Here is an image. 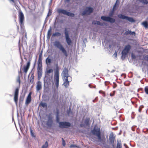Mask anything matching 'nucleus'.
I'll list each match as a JSON object with an SVG mask.
<instances>
[{
  "mask_svg": "<svg viewBox=\"0 0 148 148\" xmlns=\"http://www.w3.org/2000/svg\"><path fill=\"white\" fill-rule=\"evenodd\" d=\"M101 20L104 21L109 22L111 23H114L115 22V19L108 16H102L101 17Z\"/></svg>",
  "mask_w": 148,
  "mask_h": 148,
  "instance_id": "obj_10",
  "label": "nucleus"
},
{
  "mask_svg": "<svg viewBox=\"0 0 148 148\" xmlns=\"http://www.w3.org/2000/svg\"><path fill=\"white\" fill-rule=\"evenodd\" d=\"M17 81L19 82V84H20V82H21V81H20V77H19V75L18 77V79H17Z\"/></svg>",
  "mask_w": 148,
  "mask_h": 148,
  "instance_id": "obj_52",
  "label": "nucleus"
},
{
  "mask_svg": "<svg viewBox=\"0 0 148 148\" xmlns=\"http://www.w3.org/2000/svg\"><path fill=\"white\" fill-rule=\"evenodd\" d=\"M53 45L61 51L66 57L68 56V55L66 50L59 41L56 40L54 43Z\"/></svg>",
  "mask_w": 148,
  "mask_h": 148,
  "instance_id": "obj_3",
  "label": "nucleus"
},
{
  "mask_svg": "<svg viewBox=\"0 0 148 148\" xmlns=\"http://www.w3.org/2000/svg\"><path fill=\"white\" fill-rule=\"evenodd\" d=\"M118 16L120 18L126 20L131 22H134L135 21L132 18L125 16L122 14H118Z\"/></svg>",
  "mask_w": 148,
  "mask_h": 148,
  "instance_id": "obj_9",
  "label": "nucleus"
},
{
  "mask_svg": "<svg viewBox=\"0 0 148 148\" xmlns=\"http://www.w3.org/2000/svg\"><path fill=\"white\" fill-rule=\"evenodd\" d=\"M47 120L46 124L48 127H51L52 126L53 123V117L51 114H49L47 116Z\"/></svg>",
  "mask_w": 148,
  "mask_h": 148,
  "instance_id": "obj_11",
  "label": "nucleus"
},
{
  "mask_svg": "<svg viewBox=\"0 0 148 148\" xmlns=\"http://www.w3.org/2000/svg\"><path fill=\"white\" fill-rule=\"evenodd\" d=\"M90 119L89 118H86L84 121V124L86 126H88L90 125L89 121Z\"/></svg>",
  "mask_w": 148,
  "mask_h": 148,
  "instance_id": "obj_22",
  "label": "nucleus"
},
{
  "mask_svg": "<svg viewBox=\"0 0 148 148\" xmlns=\"http://www.w3.org/2000/svg\"><path fill=\"white\" fill-rule=\"evenodd\" d=\"M119 1L118 2V3H117L116 2V3H115V4L113 6V7L112 8V9L114 10H116V7L117 6V5H118L119 3Z\"/></svg>",
  "mask_w": 148,
  "mask_h": 148,
  "instance_id": "obj_37",
  "label": "nucleus"
},
{
  "mask_svg": "<svg viewBox=\"0 0 148 148\" xmlns=\"http://www.w3.org/2000/svg\"><path fill=\"white\" fill-rule=\"evenodd\" d=\"M113 84L114 85L113 86V88H114L117 86V85L115 82H113Z\"/></svg>",
  "mask_w": 148,
  "mask_h": 148,
  "instance_id": "obj_56",
  "label": "nucleus"
},
{
  "mask_svg": "<svg viewBox=\"0 0 148 148\" xmlns=\"http://www.w3.org/2000/svg\"><path fill=\"white\" fill-rule=\"evenodd\" d=\"M139 1L141 3L144 4H148V1L147 0H139Z\"/></svg>",
  "mask_w": 148,
  "mask_h": 148,
  "instance_id": "obj_29",
  "label": "nucleus"
},
{
  "mask_svg": "<svg viewBox=\"0 0 148 148\" xmlns=\"http://www.w3.org/2000/svg\"><path fill=\"white\" fill-rule=\"evenodd\" d=\"M142 24L145 28H148V23L147 21H145L143 22L142 23Z\"/></svg>",
  "mask_w": 148,
  "mask_h": 148,
  "instance_id": "obj_28",
  "label": "nucleus"
},
{
  "mask_svg": "<svg viewBox=\"0 0 148 148\" xmlns=\"http://www.w3.org/2000/svg\"><path fill=\"white\" fill-rule=\"evenodd\" d=\"M57 11L60 14L61 13L69 16L74 17L75 16L74 13L68 12L66 10L64 9H58L57 10Z\"/></svg>",
  "mask_w": 148,
  "mask_h": 148,
  "instance_id": "obj_7",
  "label": "nucleus"
},
{
  "mask_svg": "<svg viewBox=\"0 0 148 148\" xmlns=\"http://www.w3.org/2000/svg\"><path fill=\"white\" fill-rule=\"evenodd\" d=\"M126 57V55H123V56L122 54V56H121V59L122 60H124Z\"/></svg>",
  "mask_w": 148,
  "mask_h": 148,
  "instance_id": "obj_46",
  "label": "nucleus"
},
{
  "mask_svg": "<svg viewBox=\"0 0 148 148\" xmlns=\"http://www.w3.org/2000/svg\"><path fill=\"white\" fill-rule=\"evenodd\" d=\"M59 114V110L58 109H57L56 113V122L59 124V127L62 129L69 128L71 126V123L66 121L60 122Z\"/></svg>",
  "mask_w": 148,
  "mask_h": 148,
  "instance_id": "obj_1",
  "label": "nucleus"
},
{
  "mask_svg": "<svg viewBox=\"0 0 148 148\" xmlns=\"http://www.w3.org/2000/svg\"><path fill=\"white\" fill-rule=\"evenodd\" d=\"M42 88V86L41 82L38 81L37 83V85L36 87V90L37 91L40 90Z\"/></svg>",
  "mask_w": 148,
  "mask_h": 148,
  "instance_id": "obj_18",
  "label": "nucleus"
},
{
  "mask_svg": "<svg viewBox=\"0 0 148 148\" xmlns=\"http://www.w3.org/2000/svg\"><path fill=\"white\" fill-rule=\"evenodd\" d=\"M91 132L94 135H96L98 139L100 142H102L103 141V140L101 137L100 129L97 128L95 127H94L93 130H91Z\"/></svg>",
  "mask_w": 148,
  "mask_h": 148,
  "instance_id": "obj_4",
  "label": "nucleus"
},
{
  "mask_svg": "<svg viewBox=\"0 0 148 148\" xmlns=\"http://www.w3.org/2000/svg\"><path fill=\"white\" fill-rule=\"evenodd\" d=\"M39 106L42 107L43 108H47V103L41 102L39 104Z\"/></svg>",
  "mask_w": 148,
  "mask_h": 148,
  "instance_id": "obj_23",
  "label": "nucleus"
},
{
  "mask_svg": "<svg viewBox=\"0 0 148 148\" xmlns=\"http://www.w3.org/2000/svg\"><path fill=\"white\" fill-rule=\"evenodd\" d=\"M131 49V47L130 45H128L125 46L124 49L128 53Z\"/></svg>",
  "mask_w": 148,
  "mask_h": 148,
  "instance_id": "obj_21",
  "label": "nucleus"
},
{
  "mask_svg": "<svg viewBox=\"0 0 148 148\" xmlns=\"http://www.w3.org/2000/svg\"><path fill=\"white\" fill-rule=\"evenodd\" d=\"M51 26H50L49 29L48 30L47 36V39L48 40H49L50 39L51 36Z\"/></svg>",
  "mask_w": 148,
  "mask_h": 148,
  "instance_id": "obj_19",
  "label": "nucleus"
},
{
  "mask_svg": "<svg viewBox=\"0 0 148 148\" xmlns=\"http://www.w3.org/2000/svg\"><path fill=\"white\" fill-rule=\"evenodd\" d=\"M48 146V143L46 141L45 144L42 146V148H47Z\"/></svg>",
  "mask_w": 148,
  "mask_h": 148,
  "instance_id": "obj_33",
  "label": "nucleus"
},
{
  "mask_svg": "<svg viewBox=\"0 0 148 148\" xmlns=\"http://www.w3.org/2000/svg\"><path fill=\"white\" fill-rule=\"evenodd\" d=\"M42 58H39L37 62V66H42Z\"/></svg>",
  "mask_w": 148,
  "mask_h": 148,
  "instance_id": "obj_25",
  "label": "nucleus"
},
{
  "mask_svg": "<svg viewBox=\"0 0 148 148\" xmlns=\"http://www.w3.org/2000/svg\"><path fill=\"white\" fill-rule=\"evenodd\" d=\"M34 80L30 78L29 79V82L32 84L34 82Z\"/></svg>",
  "mask_w": 148,
  "mask_h": 148,
  "instance_id": "obj_53",
  "label": "nucleus"
},
{
  "mask_svg": "<svg viewBox=\"0 0 148 148\" xmlns=\"http://www.w3.org/2000/svg\"><path fill=\"white\" fill-rule=\"evenodd\" d=\"M62 144L63 146H65L66 145V143L65 140H64L63 138H62Z\"/></svg>",
  "mask_w": 148,
  "mask_h": 148,
  "instance_id": "obj_42",
  "label": "nucleus"
},
{
  "mask_svg": "<svg viewBox=\"0 0 148 148\" xmlns=\"http://www.w3.org/2000/svg\"><path fill=\"white\" fill-rule=\"evenodd\" d=\"M87 42V39L86 38H85L84 39L83 42V43L86 44V42Z\"/></svg>",
  "mask_w": 148,
  "mask_h": 148,
  "instance_id": "obj_51",
  "label": "nucleus"
},
{
  "mask_svg": "<svg viewBox=\"0 0 148 148\" xmlns=\"http://www.w3.org/2000/svg\"><path fill=\"white\" fill-rule=\"evenodd\" d=\"M21 60H22V61L20 63V64H21V66H22V65H23V63H22V61H23V59L22 58L21 59Z\"/></svg>",
  "mask_w": 148,
  "mask_h": 148,
  "instance_id": "obj_64",
  "label": "nucleus"
},
{
  "mask_svg": "<svg viewBox=\"0 0 148 148\" xmlns=\"http://www.w3.org/2000/svg\"><path fill=\"white\" fill-rule=\"evenodd\" d=\"M58 92L55 89L53 91V96L56 97L57 95H58Z\"/></svg>",
  "mask_w": 148,
  "mask_h": 148,
  "instance_id": "obj_35",
  "label": "nucleus"
},
{
  "mask_svg": "<svg viewBox=\"0 0 148 148\" xmlns=\"http://www.w3.org/2000/svg\"><path fill=\"white\" fill-rule=\"evenodd\" d=\"M30 60L29 61L27 64L26 66H24L23 67V71L25 73L27 72L30 66Z\"/></svg>",
  "mask_w": 148,
  "mask_h": 148,
  "instance_id": "obj_15",
  "label": "nucleus"
},
{
  "mask_svg": "<svg viewBox=\"0 0 148 148\" xmlns=\"http://www.w3.org/2000/svg\"><path fill=\"white\" fill-rule=\"evenodd\" d=\"M113 55L115 57H116L117 56V52L115 51V53H114Z\"/></svg>",
  "mask_w": 148,
  "mask_h": 148,
  "instance_id": "obj_58",
  "label": "nucleus"
},
{
  "mask_svg": "<svg viewBox=\"0 0 148 148\" xmlns=\"http://www.w3.org/2000/svg\"><path fill=\"white\" fill-rule=\"evenodd\" d=\"M144 60H148V56H146L144 57Z\"/></svg>",
  "mask_w": 148,
  "mask_h": 148,
  "instance_id": "obj_49",
  "label": "nucleus"
},
{
  "mask_svg": "<svg viewBox=\"0 0 148 148\" xmlns=\"http://www.w3.org/2000/svg\"><path fill=\"white\" fill-rule=\"evenodd\" d=\"M85 125L84 124H80V126L81 127H83Z\"/></svg>",
  "mask_w": 148,
  "mask_h": 148,
  "instance_id": "obj_61",
  "label": "nucleus"
},
{
  "mask_svg": "<svg viewBox=\"0 0 148 148\" xmlns=\"http://www.w3.org/2000/svg\"><path fill=\"white\" fill-rule=\"evenodd\" d=\"M131 57L132 59H135L136 58V56L133 53L131 54Z\"/></svg>",
  "mask_w": 148,
  "mask_h": 148,
  "instance_id": "obj_47",
  "label": "nucleus"
},
{
  "mask_svg": "<svg viewBox=\"0 0 148 148\" xmlns=\"http://www.w3.org/2000/svg\"><path fill=\"white\" fill-rule=\"evenodd\" d=\"M53 70L52 69H50L48 70H47L46 71V72L47 73H50L53 72Z\"/></svg>",
  "mask_w": 148,
  "mask_h": 148,
  "instance_id": "obj_39",
  "label": "nucleus"
},
{
  "mask_svg": "<svg viewBox=\"0 0 148 148\" xmlns=\"http://www.w3.org/2000/svg\"><path fill=\"white\" fill-rule=\"evenodd\" d=\"M31 94L32 92H30L28 95L25 102L26 104H28L31 102L32 100Z\"/></svg>",
  "mask_w": 148,
  "mask_h": 148,
  "instance_id": "obj_16",
  "label": "nucleus"
},
{
  "mask_svg": "<svg viewBox=\"0 0 148 148\" xmlns=\"http://www.w3.org/2000/svg\"><path fill=\"white\" fill-rule=\"evenodd\" d=\"M23 100V98L22 97H20L19 100V103L20 104L22 103Z\"/></svg>",
  "mask_w": 148,
  "mask_h": 148,
  "instance_id": "obj_40",
  "label": "nucleus"
},
{
  "mask_svg": "<svg viewBox=\"0 0 148 148\" xmlns=\"http://www.w3.org/2000/svg\"><path fill=\"white\" fill-rule=\"evenodd\" d=\"M77 147L76 145L73 144L71 145L70 146V148H74Z\"/></svg>",
  "mask_w": 148,
  "mask_h": 148,
  "instance_id": "obj_44",
  "label": "nucleus"
},
{
  "mask_svg": "<svg viewBox=\"0 0 148 148\" xmlns=\"http://www.w3.org/2000/svg\"><path fill=\"white\" fill-rule=\"evenodd\" d=\"M19 93V89L17 88L15 90L14 93V100L15 103L16 105L17 106V101H18V97Z\"/></svg>",
  "mask_w": 148,
  "mask_h": 148,
  "instance_id": "obj_13",
  "label": "nucleus"
},
{
  "mask_svg": "<svg viewBox=\"0 0 148 148\" xmlns=\"http://www.w3.org/2000/svg\"><path fill=\"white\" fill-rule=\"evenodd\" d=\"M34 72L32 73L31 76L30 77V78L32 79H33L34 80Z\"/></svg>",
  "mask_w": 148,
  "mask_h": 148,
  "instance_id": "obj_48",
  "label": "nucleus"
},
{
  "mask_svg": "<svg viewBox=\"0 0 148 148\" xmlns=\"http://www.w3.org/2000/svg\"><path fill=\"white\" fill-rule=\"evenodd\" d=\"M36 60H35V62L34 63V64L33 65V68L32 69V70L31 71V72H32L34 68L35 67V65H36Z\"/></svg>",
  "mask_w": 148,
  "mask_h": 148,
  "instance_id": "obj_50",
  "label": "nucleus"
},
{
  "mask_svg": "<svg viewBox=\"0 0 148 148\" xmlns=\"http://www.w3.org/2000/svg\"><path fill=\"white\" fill-rule=\"evenodd\" d=\"M46 20H45V22H44V25H43V27L42 28H43L44 27V26L45 25V24H46Z\"/></svg>",
  "mask_w": 148,
  "mask_h": 148,
  "instance_id": "obj_62",
  "label": "nucleus"
},
{
  "mask_svg": "<svg viewBox=\"0 0 148 148\" xmlns=\"http://www.w3.org/2000/svg\"><path fill=\"white\" fill-rule=\"evenodd\" d=\"M42 72L37 71V74L38 75V79L39 80L42 76Z\"/></svg>",
  "mask_w": 148,
  "mask_h": 148,
  "instance_id": "obj_30",
  "label": "nucleus"
},
{
  "mask_svg": "<svg viewBox=\"0 0 148 148\" xmlns=\"http://www.w3.org/2000/svg\"><path fill=\"white\" fill-rule=\"evenodd\" d=\"M61 35V34L60 33L58 32H56L54 33H53L52 35V37H55L56 36H59Z\"/></svg>",
  "mask_w": 148,
  "mask_h": 148,
  "instance_id": "obj_27",
  "label": "nucleus"
},
{
  "mask_svg": "<svg viewBox=\"0 0 148 148\" xmlns=\"http://www.w3.org/2000/svg\"><path fill=\"white\" fill-rule=\"evenodd\" d=\"M30 134L31 136L33 138H36L35 134H34L33 131L32 130L31 127H30Z\"/></svg>",
  "mask_w": 148,
  "mask_h": 148,
  "instance_id": "obj_24",
  "label": "nucleus"
},
{
  "mask_svg": "<svg viewBox=\"0 0 148 148\" xmlns=\"http://www.w3.org/2000/svg\"><path fill=\"white\" fill-rule=\"evenodd\" d=\"M115 11V10H113L112 9V10L111 11V12H109V16H110V17H112L114 14V11Z\"/></svg>",
  "mask_w": 148,
  "mask_h": 148,
  "instance_id": "obj_31",
  "label": "nucleus"
},
{
  "mask_svg": "<svg viewBox=\"0 0 148 148\" xmlns=\"http://www.w3.org/2000/svg\"><path fill=\"white\" fill-rule=\"evenodd\" d=\"M39 58H42V51L39 55Z\"/></svg>",
  "mask_w": 148,
  "mask_h": 148,
  "instance_id": "obj_54",
  "label": "nucleus"
},
{
  "mask_svg": "<svg viewBox=\"0 0 148 148\" xmlns=\"http://www.w3.org/2000/svg\"><path fill=\"white\" fill-rule=\"evenodd\" d=\"M144 106L143 105H141L139 107L138 109V111L139 112H141V109L143 108Z\"/></svg>",
  "mask_w": 148,
  "mask_h": 148,
  "instance_id": "obj_41",
  "label": "nucleus"
},
{
  "mask_svg": "<svg viewBox=\"0 0 148 148\" xmlns=\"http://www.w3.org/2000/svg\"><path fill=\"white\" fill-rule=\"evenodd\" d=\"M96 24L98 25H99L101 26H102L103 25V23H101L99 21H96Z\"/></svg>",
  "mask_w": 148,
  "mask_h": 148,
  "instance_id": "obj_36",
  "label": "nucleus"
},
{
  "mask_svg": "<svg viewBox=\"0 0 148 148\" xmlns=\"http://www.w3.org/2000/svg\"><path fill=\"white\" fill-rule=\"evenodd\" d=\"M68 72V69L66 67H64L62 73V76L64 82L63 85L66 88L68 87L69 84V81H68V77H71L69 76Z\"/></svg>",
  "mask_w": 148,
  "mask_h": 148,
  "instance_id": "obj_2",
  "label": "nucleus"
},
{
  "mask_svg": "<svg viewBox=\"0 0 148 148\" xmlns=\"http://www.w3.org/2000/svg\"><path fill=\"white\" fill-rule=\"evenodd\" d=\"M55 85L56 88H58L59 85V71L58 64H56V69L54 73Z\"/></svg>",
  "mask_w": 148,
  "mask_h": 148,
  "instance_id": "obj_5",
  "label": "nucleus"
},
{
  "mask_svg": "<svg viewBox=\"0 0 148 148\" xmlns=\"http://www.w3.org/2000/svg\"><path fill=\"white\" fill-rule=\"evenodd\" d=\"M128 53L126 50L123 49L122 51L121 54H122L123 56V55L126 56Z\"/></svg>",
  "mask_w": 148,
  "mask_h": 148,
  "instance_id": "obj_34",
  "label": "nucleus"
},
{
  "mask_svg": "<svg viewBox=\"0 0 148 148\" xmlns=\"http://www.w3.org/2000/svg\"><path fill=\"white\" fill-rule=\"evenodd\" d=\"M37 71L42 72V66H37Z\"/></svg>",
  "mask_w": 148,
  "mask_h": 148,
  "instance_id": "obj_32",
  "label": "nucleus"
},
{
  "mask_svg": "<svg viewBox=\"0 0 148 148\" xmlns=\"http://www.w3.org/2000/svg\"><path fill=\"white\" fill-rule=\"evenodd\" d=\"M116 148H122V145L121 143H119L118 142Z\"/></svg>",
  "mask_w": 148,
  "mask_h": 148,
  "instance_id": "obj_38",
  "label": "nucleus"
},
{
  "mask_svg": "<svg viewBox=\"0 0 148 148\" xmlns=\"http://www.w3.org/2000/svg\"><path fill=\"white\" fill-rule=\"evenodd\" d=\"M51 13H52V11L51 10H49V12H48V14L47 15V17L50 16L51 15Z\"/></svg>",
  "mask_w": 148,
  "mask_h": 148,
  "instance_id": "obj_43",
  "label": "nucleus"
},
{
  "mask_svg": "<svg viewBox=\"0 0 148 148\" xmlns=\"http://www.w3.org/2000/svg\"><path fill=\"white\" fill-rule=\"evenodd\" d=\"M45 78L44 80V84L46 83L48 85L51 84V79L50 77H45Z\"/></svg>",
  "mask_w": 148,
  "mask_h": 148,
  "instance_id": "obj_17",
  "label": "nucleus"
},
{
  "mask_svg": "<svg viewBox=\"0 0 148 148\" xmlns=\"http://www.w3.org/2000/svg\"><path fill=\"white\" fill-rule=\"evenodd\" d=\"M124 34L126 35L130 34L131 35L135 36L136 33L134 32H132L131 30H128L127 31H126L125 32Z\"/></svg>",
  "mask_w": 148,
  "mask_h": 148,
  "instance_id": "obj_20",
  "label": "nucleus"
},
{
  "mask_svg": "<svg viewBox=\"0 0 148 148\" xmlns=\"http://www.w3.org/2000/svg\"><path fill=\"white\" fill-rule=\"evenodd\" d=\"M64 34L67 44L69 46L71 45L72 43V42L69 36V31L66 28H65L64 29Z\"/></svg>",
  "mask_w": 148,
  "mask_h": 148,
  "instance_id": "obj_6",
  "label": "nucleus"
},
{
  "mask_svg": "<svg viewBox=\"0 0 148 148\" xmlns=\"http://www.w3.org/2000/svg\"><path fill=\"white\" fill-rule=\"evenodd\" d=\"M51 60L48 57L46 58L45 60L46 63L47 64H50L51 62Z\"/></svg>",
  "mask_w": 148,
  "mask_h": 148,
  "instance_id": "obj_26",
  "label": "nucleus"
},
{
  "mask_svg": "<svg viewBox=\"0 0 148 148\" xmlns=\"http://www.w3.org/2000/svg\"><path fill=\"white\" fill-rule=\"evenodd\" d=\"M98 99V97H97L95 98V99H94V100H93L92 101L93 102H95V101H97Z\"/></svg>",
  "mask_w": 148,
  "mask_h": 148,
  "instance_id": "obj_59",
  "label": "nucleus"
},
{
  "mask_svg": "<svg viewBox=\"0 0 148 148\" xmlns=\"http://www.w3.org/2000/svg\"><path fill=\"white\" fill-rule=\"evenodd\" d=\"M110 83V82H108V81H106L105 82V85H106L107 84H109Z\"/></svg>",
  "mask_w": 148,
  "mask_h": 148,
  "instance_id": "obj_57",
  "label": "nucleus"
},
{
  "mask_svg": "<svg viewBox=\"0 0 148 148\" xmlns=\"http://www.w3.org/2000/svg\"><path fill=\"white\" fill-rule=\"evenodd\" d=\"M115 139V136H114V134L112 132H111L110 135L109 136V140L110 144L113 147L114 146V143Z\"/></svg>",
  "mask_w": 148,
  "mask_h": 148,
  "instance_id": "obj_12",
  "label": "nucleus"
},
{
  "mask_svg": "<svg viewBox=\"0 0 148 148\" xmlns=\"http://www.w3.org/2000/svg\"><path fill=\"white\" fill-rule=\"evenodd\" d=\"M39 58H42V51L39 55Z\"/></svg>",
  "mask_w": 148,
  "mask_h": 148,
  "instance_id": "obj_55",
  "label": "nucleus"
},
{
  "mask_svg": "<svg viewBox=\"0 0 148 148\" xmlns=\"http://www.w3.org/2000/svg\"><path fill=\"white\" fill-rule=\"evenodd\" d=\"M18 17L20 24H22L23 23L24 21V14L21 11L19 12Z\"/></svg>",
  "mask_w": 148,
  "mask_h": 148,
  "instance_id": "obj_14",
  "label": "nucleus"
},
{
  "mask_svg": "<svg viewBox=\"0 0 148 148\" xmlns=\"http://www.w3.org/2000/svg\"><path fill=\"white\" fill-rule=\"evenodd\" d=\"M93 8L91 7H87L83 11L82 15V16L85 15L90 14L93 11Z\"/></svg>",
  "mask_w": 148,
  "mask_h": 148,
  "instance_id": "obj_8",
  "label": "nucleus"
},
{
  "mask_svg": "<svg viewBox=\"0 0 148 148\" xmlns=\"http://www.w3.org/2000/svg\"><path fill=\"white\" fill-rule=\"evenodd\" d=\"M92 24H94V25H96V21H93L92 22Z\"/></svg>",
  "mask_w": 148,
  "mask_h": 148,
  "instance_id": "obj_63",
  "label": "nucleus"
},
{
  "mask_svg": "<svg viewBox=\"0 0 148 148\" xmlns=\"http://www.w3.org/2000/svg\"><path fill=\"white\" fill-rule=\"evenodd\" d=\"M124 146L126 148H129V147L126 144H124Z\"/></svg>",
  "mask_w": 148,
  "mask_h": 148,
  "instance_id": "obj_60",
  "label": "nucleus"
},
{
  "mask_svg": "<svg viewBox=\"0 0 148 148\" xmlns=\"http://www.w3.org/2000/svg\"><path fill=\"white\" fill-rule=\"evenodd\" d=\"M116 91L115 90H114L113 92L112 93H110V96L111 97H112L114 95Z\"/></svg>",
  "mask_w": 148,
  "mask_h": 148,
  "instance_id": "obj_45",
  "label": "nucleus"
}]
</instances>
